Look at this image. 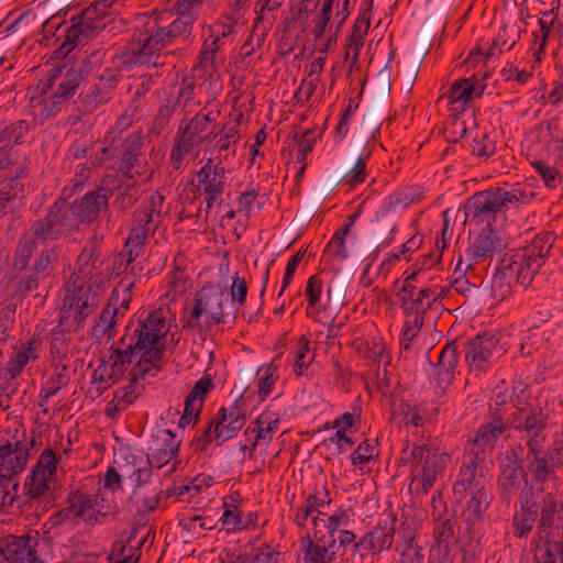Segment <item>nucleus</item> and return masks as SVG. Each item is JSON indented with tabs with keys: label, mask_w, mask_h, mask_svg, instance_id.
<instances>
[{
	"label": "nucleus",
	"mask_w": 563,
	"mask_h": 563,
	"mask_svg": "<svg viewBox=\"0 0 563 563\" xmlns=\"http://www.w3.org/2000/svg\"><path fill=\"white\" fill-rule=\"evenodd\" d=\"M112 195L115 194V197L112 201L113 208L125 214L140 199L141 191L136 186V179H128L125 181H118V184L111 188Z\"/></svg>",
	"instance_id": "de8ad7c7"
},
{
	"label": "nucleus",
	"mask_w": 563,
	"mask_h": 563,
	"mask_svg": "<svg viewBox=\"0 0 563 563\" xmlns=\"http://www.w3.org/2000/svg\"><path fill=\"white\" fill-rule=\"evenodd\" d=\"M538 519V504L532 485L526 484L518 496V507L511 518V533L516 539H526Z\"/></svg>",
	"instance_id": "4be33fe9"
},
{
	"label": "nucleus",
	"mask_w": 563,
	"mask_h": 563,
	"mask_svg": "<svg viewBox=\"0 0 563 563\" xmlns=\"http://www.w3.org/2000/svg\"><path fill=\"white\" fill-rule=\"evenodd\" d=\"M216 118L211 117V113H203L202 111L197 112L185 126L178 129L192 137H203L201 134L207 131L209 124L214 122ZM213 131L208 133L205 137L209 140Z\"/></svg>",
	"instance_id": "052dcab7"
},
{
	"label": "nucleus",
	"mask_w": 563,
	"mask_h": 563,
	"mask_svg": "<svg viewBox=\"0 0 563 563\" xmlns=\"http://www.w3.org/2000/svg\"><path fill=\"white\" fill-rule=\"evenodd\" d=\"M69 232H73V229L65 217V212L62 211L60 206L55 200L49 206L45 217L35 220L30 229L20 236L12 257L13 269L22 273L27 268L38 245L56 242L62 235Z\"/></svg>",
	"instance_id": "39448f33"
},
{
	"label": "nucleus",
	"mask_w": 563,
	"mask_h": 563,
	"mask_svg": "<svg viewBox=\"0 0 563 563\" xmlns=\"http://www.w3.org/2000/svg\"><path fill=\"white\" fill-rule=\"evenodd\" d=\"M340 0H322L321 9L312 19L314 24L312 34L314 40H320L323 37L327 25L331 20L332 11L334 5H339Z\"/></svg>",
	"instance_id": "e2e57ef3"
},
{
	"label": "nucleus",
	"mask_w": 563,
	"mask_h": 563,
	"mask_svg": "<svg viewBox=\"0 0 563 563\" xmlns=\"http://www.w3.org/2000/svg\"><path fill=\"white\" fill-rule=\"evenodd\" d=\"M178 450L179 441L176 440V435L168 429L157 428L148 443L147 462L157 470L173 462L169 471H174Z\"/></svg>",
	"instance_id": "5701e85b"
},
{
	"label": "nucleus",
	"mask_w": 563,
	"mask_h": 563,
	"mask_svg": "<svg viewBox=\"0 0 563 563\" xmlns=\"http://www.w3.org/2000/svg\"><path fill=\"white\" fill-rule=\"evenodd\" d=\"M113 159H117L118 172L126 179L141 177L145 174V158L143 153L142 131L129 133L122 139L120 145L112 151Z\"/></svg>",
	"instance_id": "dca6fc26"
},
{
	"label": "nucleus",
	"mask_w": 563,
	"mask_h": 563,
	"mask_svg": "<svg viewBox=\"0 0 563 563\" xmlns=\"http://www.w3.org/2000/svg\"><path fill=\"white\" fill-rule=\"evenodd\" d=\"M426 411L422 406L401 399L393 404L391 418L400 427L419 428L424 423Z\"/></svg>",
	"instance_id": "c03bdc74"
},
{
	"label": "nucleus",
	"mask_w": 563,
	"mask_h": 563,
	"mask_svg": "<svg viewBox=\"0 0 563 563\" xmlns=\"http://www.w3.org/2000/svg\"><path fill=\"white\" fill-rule=\"evenodd\" d=\"M373 8V0H363L357 18L355 19L352 32L349 35L346 42L351 43H364V38L367 35L371 25V12Z\"/></svg>",
	"instance_id": "5fc2aeb1"
},
{
	"label": "nucleus",
	"mask_w": 563,
	"mask_h": 563,
	"mask_svg": "<svg viewBox=\"0 0 563 563\" xmlns=\"http://www.w3.org/2000/svg\"><path fill=\"white\" fill-rule=\"evenodd\" d=\"M554 241L552 232L541 231L527 245L506 253L493 276V291L499 290V296L504 297L512 282L527 288L544 264Z\"/></svg>",
	"instance_id": "f03ea898"
},
{
	"label": "nucleus",
	"mask_w": 563,
	"mask_h": 563,
	"mask_svg": "<svg viewBox=\"0 0 563 563\" xmlns=\"http://www.w3.org/2000/svg\"><path fill=\"white\" fill-rule=\"evenodd\" d=\"M165 197L158 192H152L145 197L133 212L132 225L124 244V253L117 255L114 266L117 274L124 273L128 266L144 252L145 243L150 235H154L162 224L167 211H163Z\"/></svg>",
	"instance_id": "20e7f679"
},
{
	"label": "nucleus",
	"mask_w": 563,
	"mask_h": 563,
	"mask_svg": "<svg viewBox=\"0 0 563 563\" xmlns=\"http://www.w3.org/2000/svg\"><path fill=\"white\" fill-rule=\"evenodd\" d=\"M246 0H235L234 4L221 14L218 22L212 26L211 37L223 38L239 33L246 24L245 19Z\"/></svg>",
	"instance_id": "72a5a7b5"
},
{
	"label": "nucleus",
	"mask_w": 563,
	"mask_h": 563,
	"mask_svg": "<svg viewBox=\"0 0 563 563\" xmlns=\"http://www.w3.org/2000/svg\"><path fill=\"white\" fill-rule=\"evenodd\" d=\"M196 179L195 192L203 196L206 214H209L217 202H222V195L227 187V169L221 159L216 163L213 158H209L197 172Z\"/></svg>",
	"instance_id": "a211bd4d"
},
{
	"label": "nucleus",
	"mask_w": 563,
	"mask_h": 563,
	"mask_svg": "<svg viewBox=\"0 0 563 563\" xmlns=\"http://www.w3.org/2000/svg\"><path fill=\"white\" fill-rule=\"evenodd\" d=\"M29 132L30 123L26 120L11 122L0 132V144L8 146L22 144Z\"/></svg>",
	"instance_id": "4d7b16f0"
},
{
	"label": "nucleus",
	"mask_w": 563,
	"mask_h": 563,
	"mask_svg": "<svg viewBox=\"0 0 563 563\" xmlns=\"http://www.w3.org/2000/svg\"><path fill=\"white\" fill-rule=\"evenodd\" d=\"M41 96L38 118L42 122L57 117L69 104L45 85L42 88Z\"/></svg>",
	"instance_id": "603ef678"
},
{
	"label": "nucleus",
	"mask_w": 563,
	"mask_h": 563,
	"mask_svg": "<svg viewBox=\"0 0 563 563\" xmlns=\"http://www.w3.org/2000/svg\"><path fill=\"white\" fill-rule=\"evenodd\" d=\"M133 282L123 278L112 290L101 313L91 327L90 335L101 342L103 339L112 340L115 335V325L120 318H123L129 310L132 299Z\"/></svg>",
	"instance_id": "f8f14e48"
},
{
	"label": "nucleus",
	"mask_w": 563,
	"mask_h": 563,
	"mask_svg": "<svg viewBox=\"0 0 563 563\" xmlns=\"http://www.w3.org/2000/svg\"><path fill=\"white\" fill-rule=\"evenodd\" d=\"M506 429L507 423L503 418L500 409H493L490 407L489 421L478 428L474 439L467 441L464 451H472L473 453H478V455L484 454L485 460L487 452L494 449L496 441Z\"/></svg>",
	"instance_id": "393cba45"
},
{
	"label": "nucleus",
	"mask_w": 563,
	"mask_h": 563,
	"mask_svg": "<svg viewBox=\"0 0 563 563\" xmlns=\"http://www.w3.org/2000/svg\"><path fill=\"white\" fill-rule=\"evenodd\" d=\"M52 71L53 73L49 75L47 81L44 85L60 96L63 99H65L67 102H70L75 95L78 92L81 82L84 81L82 66L67 67V65L64 64L60 67H56Z\"/></svg>",
	"instance_id": "cd10ccee"
},
{
	"label": "nucleus",
	"mask_w": 563,
	"mask_h": 563,
	"mask_svg": "<svg viewBox=\"0 0 563 563\" xmlns=\"http://www.w3.org/2000/svg\"><path fill=\"white\" fill-rule=\"evenodd\" d=\"M494 499L489 489L483 488L479 490L468 492L465 498L464 516L468 522H482L486 517V512Z\"/></svg>",
	"instance_id": "37998d69"
},
{
	"label": "nucleus",
	"mask_w": 563,
	"mask_h": 563,
	"mask_svg": "<svg viewBox=\"0 0 563 563\" xmlns=\"http://www.w3.org/2000/svg\"><path fill=\"white\" fill-rule=\"evenodd\" d=\"M525 445L523 464L527 476L531 477L529 485H532L534 493H544L550 482L558 481L556 471L561 466L551 451L543 449L544 443H540V440L526 442Z\"/></svg>",
	"instance_id": "ddd939ff"
},
{
	"label": "nucleus",
	"mask_w": 563,
	"mask_h": 563,
	"mask_svg": "<svg viewBox=\"0 0 563 563\" xmlns=\"http://www.w3.org/2000/svg\"><path fill=\"white\" fill-rule=\"evenodd\" d=\"M280 552L268 543L254 549L252 552H228L229 563H278Z\"/></svg>",
	"instance_id": "8fccbe9b"
},
{
	"label": "nucleus",
	"mask_w": 563,
	"mask_h": 563,
	"mask_svg": "<svg viewBox=\"0 0 563 563\" xmlns=\"http://www.w3.org/2000/svg\"><path fill=\"white\" fill-rule=\"evenodd\" d=\"M37 543L35 537L23 534L20 537L9 536L2 555L9 563H43L34 550Z\"/></svg>",
	"instance_id": "473e14b6"
},
{
	"label": "nucleus",
	"mask_w": 563,
	"mask_h": 563,
	"mask_svg": "<svg viewBox=\"0 0 563 563\" xmlns=\"http://www.w3.org/2000/svg\"><path fill=\"white\" fill-rule=\"evenodd\" d=\"M168 332L161 310H154L136 324L125 327L124 334L113 341L109 355L100 360L93 371L91 384L98 396L121 379H144L155 376L164 356V338Z\"/></svg>",
	"instance_id": "f257e3e1"
},
{
	"label": "nucleus",
	"mask_w": 563,
	"mask_h": 563,
	"mask_svg": "<svg viewBox=\"0 0 563 563\" xmlns=\"http://www.w3.org/2000/svg\"><path fill=\"white\" fill-rule=\"evenodd\" d=\"M177 99H173L170 96L165 102L158 108L155 119L153 121L152 131L156 134H161L168 125L172 115L178 108Z\"/></svg>",
	"instance_id": "338daca9"
},
{
	"label": "nucleus",
	"mask_w": 563,
	"mask_h": 563,
	"mask_svg": "<svg viewBox=\"0 0 563 563\" xmlns=\"http://www.w3.org/2000/svg\"><path fill=\"white\" fill-rule=\"evenodd\" d=\"M210 139L216 140L219 152L231 151V156L235 155V144L240 140L239 125H223L219 133L213 132Z\"/></svg>",
	"instance_id": "bf43d9fd"
},
{
	"label": "nucleus",
	"mask_w": 563,
	"mask_h": 563,
	"mask_svg": "<svg viewBox=\"0 0 563 563\" xmlns=\"http://www.w3.org/2000/svg\"><path fill=\"white\" fill-rule=\"evenodd\" d=\"M402 460L412 461L411 486L427 494L443 471V457L437 450L424 443H415L402 450Z\"/></svg>",
	"instance_id": "9b49d317"
},
{
	"label": "nucleus",
	"mask_w": 563,
	"mask_h": 563,
	"mask_svg": "<svg viewBox=\"0 0 563 563\" xmlns=\"http://www.w3.org/2000/svg\"><path fill=\"white\" fill-rule=\"evenodd\" d=\"M73 195V187H64L56 200L62 211L65 212V217L73 231H79L81 225L89 227L102 212H108L112 189L103 179L95 189L87 191L84 196L68 203V199Z\"/></svg>",
	"instance_id": "0eeeda50"
},
{
	"label": "nucleus",
	"mask_w": 563,
	"mask_h": 563,
	"mask_svg": "<svg viewBox=\"0 0 563 563\" xmlns=\"http://www.w3.org/2000/svg\"><path fill=\"white\" fill-rule=\"evenodd\" d=\"M394 520L380 519L376 526L360 539L377 555L390 549L394 542Z\"/></svg>",
	"instance_id": "a19ab883"
},
{
	"label": "nucleus",
	"mask_w": 563,
	"mask_h": 563,
	"mask_svg": "<svg viewBox=\"0 0 563 563\" xmlns=\"http://www.w3.org/2000/svg\"><path fill=\"white\" fill-rule=\"evenodd\" d=\"M459 364L457 351L454 342L446 343L439 355L435 364H432L435 386L445 390L455 379Z\"/></svg>",
	"instance_id": "c9c22d12"
},
{
	"label": "nucleus",
	"mask_w": 563,
	"mask_h": 563,
	"mask_svg": "<svg viewBox=\"0 0 563 563\" xmlns=\"http://www.w3.org/2000/svg\"><path fill=\"white\" fill-rule=\"evenodd\" d=\"M229 302V295L219 287L206 285L194 296V305L181 314L183 328L195 331L201 338L212 335L214 327L229 322L235 323L239 309L225 311L224 306Z\"/></svg>",
	"instance_id": "7ed1b4c3"
},
{
	"label": "nucleus",
	"mask_w": 563,
	"mask_h": 563,
	"mask_svg": "<svg viewBox=\"0 0 563 563\" xmlns=\"http://www.w3.org/2000/svg\"><path fill=\"white\" fill-rule=\"evenodd\" d=\"M60 252L62 247L56 244L43 247L34 258L31 267H33L37 273H42L49 277L55 271V265L58 262Z\"/></svg>",
	"instance_id": "6e6d98bb"
},
{
	"label": "nucleus",
	"mask_w": 563,
	"mask_h": 563,
	"mask_svg": "<svg viewBox=\"0 0 563 563\" xmlns=\"http://www.w3.org/2000/svg\"><path fill=\"white\" fill-rule=\"evenodd\" d=\"M22 437L0 445V478L15 481V476L25 470L31 452L36 446V439L34 434L26 437L24 431Z\"/></svg>",
	"instance_id": "aec40b11"
},
{
	"label": "nucleus",
	"mask_w": 563,
	"mask_h": 563,
	"mask_svg": "<svg viewBox=\"0 0 563 563\" xmlns=\"http://www.w3.org/2000/svg\"><path fill=\"white\" fill-rule=\"evenodd\" d=\"M103 294L104 285L99 274L78 269L67 282V294L60 309L67 310L76 328H82L85 320L98 308Z\"/></svg>",
	"instance_id": "423d86ee"
},
{
	"label": "nucleus",
	"mask_w": 563,
	"mask_h": 563,
	"mask_svg": "<svg viewBox=\"0 0 563 563\" xmlns=\"http://www.w3.org/2000/svg\"><path fill=\"white\" fill-rule=\"evenodd\" d=\"M396 296L400 300V308L405 316L427 314L428 310L437 302L439 295L430 287L418 289L417 287H399Z\"/></svg>",
	"instance_id": "c756f323"
},
{
	"label": "nucleus",
	"mask_w": 563,
	"mask_h": 563,
	"mask_svg": "<svg viewBox=\"0 0 563 563\" xmlns=\"http://www.w3.org/2000/svg\"><path fill=\"white\" fill-rule=\"evenodd\" d=\"M25 170L14 177H10L0 181V220L9 214H15L21 208L19 194L23 190L21 177H25Z\"/></svg>",
	"instance_id": "ea45409f"
},
{
	"label": "nucleus",
	"mask_w": 563,
	"mask_h": 563,
	"mask_svg": "<svg viewBox=\"0 0 563 563\" xmlns=\"http://www.w3.org/2000/svg\"><path fill=\"white\" fill-rule=\"evenodd\" d=\"M101 238L93 235L91 236L85 247L82 249L81 253L79 254L76 264L79 266L78 269H85L86 272H91L89 268V265L91 267L95 266V263L100 257V250H99V243Z\"/></svg>",
	"instance_id": "0e129e2a"
},
{
	"label": "nucleus",
	"mask_w": 563,
	"mask_h": 563,
	"mask_svg": "<svg viewBox=\"0 0 563 563\" xmlns=\"http://www.w3.org/2000/svg\"><path fill=\"white\" fill-rule=\"evenodd\" d=\"M531 165L545 187L555 189L562 184L561 173L554 166H551L543 161L532 162Z\"/></svg>",
	"instance_id": "774afa93"
},
{
	"label": "nucleus",
	"mask_w": 563,
	"mask_h": 563,
	"mask_svg": "<svg viewBox=\"0 0 563 563\" xmlns=\"http://www.w3.org/2000/svg\"><path fill=\"white\" fill-rule=\"evenodd\" d=\"M113 4L112 0H98L73 16L71 25L66 27L65 40L55 55L65 59L82 38H92L103 31L107 23L113 20Z\"/></svg>",
	"instance_id": "6e6552de"
},
{
	"label": "nucleus",
	"mask_w": 563,
	"mask_h": 563,
	"mask_svg": "<svg viewBox=\"0 0 563 563\" xmlns=\"http://www.w3.org/2000/svg\"><path fill=\"white\" fill-rule=\"evenodd\" d=\"M506 247L498 231L493 228H483L465 250L466 268L485 261Z\"/></svg>",
	"instance_id": "a878e982"
},
{
	"label": "nucleus",
	"mask_w": 563,
	"mask_h": 563,
	"mask_svg": "<svg viewBox=\"0 0 563 563\" xmlns=\"http://www.w3.org/2000/svg\"><path fill=\"white\" fill-rule=\"evenodd\" d=\"M205 141H207V137H192L178 129L169 154L173 168L176 170L181 169L187 156Z\"/></svg>",
	"instance_id": "09e8293b"
},
{
	"label": "nucleus",
	"mask_w": 563,
	"mask_h": 563,
	"mask_svg": "<svg viewBox=\"0 0 563 563\" xmlns=\"http://www.w3.org/2000/svg\"><path fill=\"white\" fill-rule=\"evenodd\" d=\"M380 135V125L372 122L371 119H363L360 132L358 144L362 145V151L352 167L341 179V183L354 187L365 181L367 173V161L371 158L373 148Z\"/></svg>",
	"instance_id": "412c9836"
},
{
	"label": "nucleus",
	"mask_w": 563,
	"mask_h": 563,
	"mask_svg": "<svg viewBox=\"0 0 563 563\" xmlns=\"http://www.w3.org/2000/svg\"><path fill=\"white\" fill-rule=\"evenodd\" d=\"M96 498L87 493L74 490L68 494L67 506L51 517L53 526L67 525L69 528L77 527L81 521L93 526L99 522V517H106L96 509Z\"/></svg>",
	"instance_id": "4468645a"
},
{
	"label": "nucleus",
	"mask_w": 563,
	"mask_h": 563,
	"mask_svg": "<svg viewBox=\"0 0 563 563\" xmlns=\"http://www.w3.org/2000/svg\"><path fill=\"white\" fill-rule=\"evenodd\" d=\"M139 22L144 30L140 35L144 37L139 40L142 45L136 51L121 56L120 66L124 70H131L137 64L154 67L164 65L159 52L173 42L167 27L161 26L156 18L143 15Z\"/></svg>",
	"instance_id": "9d476101"
},
{
	"label": "nucleus",
	"mask_w": 563,
	"mask_h": 563,
	"mask_svg": "<svg viewBox=\"0 0 563 563\" xmlns=\"http://www.w3.org/2000/svg\"><path fill=\"white\" fill-rule=\"evenodd\" d=\"M497 333H483L473 338L465 347V361L471 372L486 373L506 350Z\"/></svg>",
	"instance_id": "f3484780"
},
{
	"label": "nucleus",
	"mask_w": 563,
	"mask_h": 563,
	"mask_svg": "<svg viewBox=\"0 0 563 563\" xmlns=\"http://www.w3.org/2000/svg\"><path fill=\"white\" fill-rule=\"evenodd\" d=\"M60 461L52 448H46L33 466L31 474L26 477L24 488L30 499H40L52 490L53 481L56 476V467Z\"/></svg>",
	"instance_id": "6ab92c4d"
},
{
	"label": "nucleus",
	"mask_w": 563,
	"mask_h": 563,
	"mask_svg": "<svg viewBox=\"0 0 563 563\" xmlns=\"http://www.w3.org/2000/svg\"><path fill=\"white\" fill-rule=\"evenodd\" d=\"M487 85L476 75L467 78H460L450 86L448 97L453 112H463L474 99L484 95Z\"/></svg>",
	"instance_id": "c85d7f7f"
},
{
	"label": "nucleus",
	"mask_w": 563,
	"mask_h": 563,
	"mask_svg": "<svg viewBox=\"0 0 563 563\" xmlns=\"http://www.w3.org/2000/svg\"><path fill=\"white\" fill-rule=\"evenodd\" d=\"M277 365L268 363L257 371V389L251 395L256 396V405L263 402L272 393L273 386L278 379Z\"/></svg>",
	"instance_id": "864d4df0"
},
{
	"label": "nucleus",
	"mask_w": 563,
	"mask_h": 563,
	"mask_svg": "<svg viewBox=\"0 0 563 563\" xmlns=\"http://www.w3.org/2000/svg\"><path fill=\"white\" fill-rule=\"evenodd\" d=\"M320 515H322V512H318L317 516L312 517L313 527L318 529L319 522H322L329 538H334L338 530L347 528V526L354 521L352 508L339 507L327 520L320 518Z\"/></svg>",
	"instance_id": "3c124183"
},
{
	"label": "nucleus",
	"mask_w": 563,
	"mask_h": 563,
	"mask_svg": "<svg viewBox=\"0 0 563 563\" xmlns=\"http://www.w3.org/2000/svg\"><path fill=\"white\" fill-rule=\"evenodd\" d=\"M75 320L67 313L66 309H60L57 324L49 331L48 340L51 354L54 358L62 356L66 352V333L77 331Z\"/></svg>",
	"instance_id": "a18cd8bd"
},
{
	"label": "nucleus",
	"mask_w": 563,
	"mask_h": 563,
	"mask_svg": "<svg viewBox=\"0 0 563 563\" xmlns=\"http://www.w3.org/2000/svg\"><path fill=\"white\" fill-rule=\"evenodd\" d=\"M200 489V486L195 484V482H191L189 485H180L174 489H167L166 492H163L162 489H158L154 487L151 492H146V489H142V495L139 499H134L136 503V509L139 514H148L156 510V508L159 506V501L162 496L170 497L176 496L179 498L180 496L185 494L190 493H198Z\"/></svg>",
	"instance_id": "4c0bfd02"
},
{
	"label": "nucleus",
	"mask_w": 563,
	"mask_h": 563,
	"mask_svg": "<svg viewBox=\"0 0 563 563\" xmlns=\"http://www.w3.org/2000/svg\"><path fill=\"white\" fill-rule=\"evenodd\" d=\"M499 474L497 477V488L500 498L509 505L514 497L520 494L526 484H530L527 479L525 466H498Z\"/></svg>",
	"instance_id": "f704fd0d"
},
{
	"label": "nucleus",
	"mask_w": 563,
	"mask_h": 563,
	"mask_svg": "<svg viewBox=\"0 0 563 563\" xmlns=\"http://www.w3.org/2000/svg\"><path fill=\"white\" fill-rule=\"evenodd\" d=\"M507 428L525 432L527 441L540 440V443H545L547 434V418L542 409L523 407L517 408L506 420Z\"/></svg>",
	"instance_id": "b1692460"
},
{
	"label": "nucleus",
	"mask_w": 563,
	"mask_h": 563,
	"mask_svg": "<svg viewBox=\"0 0 563 563\" xmlns=\"http://www.w3.org/2000/svg\"><path fill=\"white\" fill-rule=\"evenodd\" d=\"M497 212H499V209L493 191L489 189L479 191L473 195L464 205V222L475 225L485 224V228H492Z\"/></svg>",
	"instance_id": "bb28decb"
},
{
	"label": "nucleus",
	"mask_w": 563,
	"mask_h": 563,
	"mask_svg": "<svg viewBox=\"0 0 563 563\" xmlns=\"http://www.w3.org/2000/svg\"><path fill=\"white\" fill-rule=\"evenodd\" d=\"M24 272L25 274L20 278V280L15 285V297H26L29 294L37 290L40 288V285L48 278L44 274L37 273L30 265Z\"/></svg>",
	"instance_id": "13d9d810"
},
{
	"label": "nucleus",
	"mask_w": 563,
	"mask_h": 563,
	"mask_svg": "<svg viewBox=\"0 0 563 563\" xmlns=\"http://www.w3.org/2000/svg\"><path fill=\"white\" fill-rule=\"evenodd\" d=\"M305 563H332L336 554V539L329 538L314 529L313 538L309 534L301 539Z\"/></svg>",
	"instance_id": "7c9ffc66"
},
{
	"label": "nucleus",
	"mask_w": 563,
	"mask_h": 563,
	"mask_svg": "<svg viewBox=\"0 0 563 563\" xmlns=\"http://www.w3.org/2000/svg\"><path fill=\"white\" fill-rule=\"evenodd\" d=\"M496 153V140L490 133H476L473 139L472 154L487 161Z\"/></svg>",
	"instance_id": "69168bd1"
},
{
	"label": "nucleus",
	"mask_w": 563,
	"mask_h": 563,
	"mask_svg": "<svg viewBox=\"0 0 563 563\" xmlns=\"http://www.w3.org/2000/svg\"><path fill=\"white\" fill-rule=\"evenodd\" d=\"M378 454L377 441L366 439L357 445L350 460L353 466L362 470L363 465L378 457Z\"/></svg>",
	"instance_id": "680f3d73"
},
{
	"label": "nucleus",
	"mask_w": 563,
	"mask_h": 563,
	"mask_svg": "<svg viewBox=\"0 0 563 563\" xmlns=\"http://www.w3.org/2000/svg\"><path fill=\"white\" fill-rule=\"evenodd\" d=\"M282 0H258L255 8L256 18L250 38L244 43L243 48L249 46L254 37L257 38V45L265 40L268 30L273 26L276 19L275 12L282 7Z\"/></svg>",
	"instance_id": "e433bc0d"
},
{
	"label": "nucleus",
	"mask_w": 563,
	"mask_h": 563,
	"mask_svg": "<svg viewBox=\"0 0 563 563\" xmlns=\"http://www.w3.org/2000/svg\"><path fill=\"white\" fill-rule=\"evenodd\" d=\"M246 394L247 388H245L243 393L239 397H236V399L230 405V407H221L218 411L220 417H223V420H230L233 422V429H242L246 420L251 416L252 411L255 409L256 404L252 408H250L249 402L252 399V395Z\"/></svg>",
	"instance_id": "49530a36"
},
{
	"label": "nucleus",
	"mask_w": 563,
	"mask_h": 563,
	"mask_svg": "<svg viewBox=\"0 0 563 563\" xmlns=\"http://www.w3.org/2000/svg\"><path fill=\"white\" fill-rule=\"evenodd\" d=\"M538 519L536 550L563 554V503L552 492L536 493Z\"/></svg>",
	"instance_id": "1a4fd4ad"
},
{
	"label": "nucleus",
	"mask_w": 563,
	"mask_h": 563,
	"mask_svg": "<svg viewBox=\"0 0 563 563\" xmlns=\"http://www.w3.org/2000/svg\"><path fill=\"white\" fill-rule=\"evenodd\" d=\"M484 454L464 451L462 463L453 484V496L456 501L467 498L468 492L479 490L489 487L485 475Z\"/></svg>",
	"instance_id": "2eb2a0df"
},
{
	"label": "nucleus",
	"mask_w": 563,
	"mask_h": 563,
	"mask_svg": "<svg viewBox=\"0 0 563 563\" xmlns=\"http://www.w3.org/2000/svg\"><path fill=\"white\" fill-rule=\"evenodd\" d=\"M432 539L431 545L456 550V545L461 541L457 519L454 516L435 519L432 528Z\"/></svg>",
	"instance_id": "79ce46f5"
},
{
	"label": "nucleus",
	"mask_w": 563,
	"mask_h": 563,
	"mask_svg": "<svg viewBox=\"0 0 563 563\" xmlns=\"http://www.w3.org/2000/svg\"><path fill=\"white\" fill-rule=\"evenodd\" d=\"M128 380L126 385L114 390L113 398L106 406L104 415L111 420H117L142 394L143 387L137 385L139 380Z\"/></svg>",
	"instance_id": "58836bf2"
},
{
	"label": "nucleus",
	"mask_w": 563,
	"mask_h": 563,
	"mask_svg": "<svg viewBox=\"0 0 563 563\" xmlns=\"http://www.w3.org/2000/svg\"><path fill=\"white\" fill-rule=\"evenodd\" d=\"M118 71L113 68H106L99 77L97 84L89 91L79 93L80 103L86 112H92L99 106L111 99L112 92L118 85Z\"/></svg>",
	"instance_id": "2f4dec72"
}]
</instances>
